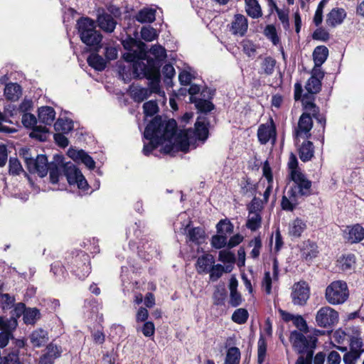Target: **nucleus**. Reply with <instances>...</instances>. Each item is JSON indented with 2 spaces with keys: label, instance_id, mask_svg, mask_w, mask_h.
I'll return each instance as SVG.
<instances>
[{
  "label": "nucleus",
  "instance_id": "1",
  "mask_svg": "<svg viewBox=\"0 0 364 364\" xmlns=\"http://www.w3.org/2000/svg\"><path fill=\"white\" fill-rule=\"evenodd\" d=\"M177 129V122L174 119L156 115L145 127L144 137L149 141L144 143L143 154L149 156L164 141H170L176 135Z\"/></svg>",
  "mask_w": 364,
  "mask_h": 364
},
{
  "label": "nucleus",
  "instance_id": "2",
  "mask_svg": "<svg viewBox=\"0 0 364 364\" xmlns=\"http://www.w3.org/2000/svg\"><path fill=\"white\" fill-rule=\"evenodd\" d=\"M76 26L81 41L89 48V50L99 52L102 48L103 36L96 29V22L89 17H80Z\"/></svg>",
  "mask_w": 364,
  "mask_h": 364
},
{
  "label": "nucleus",
  "instance_id": "3",
  "mask_svg": "<svg viewBox=\"0 0 364 364\" xmlns=\"http://www.w3.org/2000/svg\"><path fill=\"white\" fill-rule=\"evenodd\" d=\"M65 265L79 279L84 280L91 272V261L89 254L81 250H75L65 258Z\"/></svg>",
  "mask_w": 364,
  "mask_h": 364
},
{
  "label": "nucleus",
  "instance_id": "4",
  "mask_svg": "<svg viewBox=\"0 0 364 364\" xmlns=\"http://www.w3.org/2000/svg\"><path fill=\"white\" fill-rule=\"evenodd\" d=\"M292 182L287 195L292 201L299 198L305 199L313 194L312 181L302 171H293L289 174Z\"/></svg>",
  "mask_w": 364,
  "mask_h": 364
},
{
  "label": "nucleus",
  "instance_id": "5",
  "mask_svg": "<svg viewBox=\"0 0 364 364\" xmlns=\"http://www.w3.org/2000/svg\"><path fill=\"white\" fill-rule=\"evenodd\" d=\"M289 341L298 354L304 355L311 351L314 353L318 343V334L305 336L303 333L294 330L291 332Z\"/></svg>",
  "mask_w": 364,
  "mask_h": 364
},
{
  "label": "nucleus",
  "instance_id": "6",
  "mask_svg": "<svg viewBox=\"0 0 364 364\" xmlns=\"http://www.w3.org/2000/svg\"><path fill=\"white\" fill-rule=\"evenodd\" d=\"M349 296L347 284L344 281L332 282L326 289L325 298L332 305L343 304Z\"/></svg>",
  "mask_w": 364,
  "mask_h": 364
},
{
  "label": "nucleus",
  "instance_id": "7",
  "mask_svg": "<svg viewBox=\"0 0 364 364\" xmlns=\"http://www.w3.org/2000/svg\"><path fill=\"white\" fill-rule=\"evenodd\" d=\"M146 63L141 61V63H136L134 65V75L135 79H151L156 76L161 75L160 68L162 63L159 60H154L150 57H145Z\"/></svg>",
  "mask_w": 364,
  "mask_h": 364
},
{
  "label": "nucleus",
  "instance_id": "8",
  "mask_svg": "<svg viewBox=\"0 0 364 364\" xmlns=\"http://www.w3.org/2000/svg\"><path fill=\"white\" fill-rule=\"evenodd\" d=\"M338 321V311L330 306L321 307L316 313V322L319 327L332 328Z\"/></svg>",
  "mask_w": 364,
  "mask_h": 364
},
{
  "label": "nucleus",
  "instance_id": "9",
  "mask_svg": "<svg viewBox=\"0 0 364 364\" xmlns=\"http://www.w3.org/2000/svg\"><path fill=\"white\" fill-rule=\"evenodd\" d=\"M26 166L31 173H38L43 178L48 174V158L45 154H38L36 157L27 159L25 161Z\"/></svg>",
  "mask_w": 364,
  "mask_h": 364
},
{
  "label": "nucleus",
  "instance_id": "10",
  "mask_svg": "<svg viewBox=\"0 0 364 364\" xmlns=\"http://www.w3.org/2000/svg\"><path fill=\"white\" fill-rule=\"evenodd\" d=\"M310 296V288L305 281L296 282L292 287L291 297L294 305L304 306Z\"/></svg>",
  "mask_w": 364,
  "mask_h": 364
},
{
  "label": "nucleus",
  "instance_id": "11",
  "mask_svg": "<svg viewBox=\"0 0 364 364\" xmlns=\"http://www.w3.org/2000/svg\"><path fill=\"white\" fill-rule=\"evenodd\" d=\"M257 139L261 144H266L269 140L275 142L277 139L276 124L272 117L267 123L261 124L257 129Z\"/></svg>",
  "mask_w": 364,
  "mask_h": 364
},
{
  "label": "nucleus",
  "instance_id": "12",
  "mask_svg": "<svg viewBox=\"0 0 364 364\" xmlns=\"http://www.w3.org/2000/svg\"><path fill=\"white\" fill-rule=\"evenodd\" d=\"M210 120L205 116H198L194 124V129L188 130V133H193L196 138L202 142H205L209 137Z\"/></svg>",
  "mask_w": 364,
  "mask_h": 364
},
{
  "label": "nucleus",
  "instance_id": "13",
  "mask_svg": "<svg viewBox=\"0 0 364 364\" xmlns=\"http://www.w3.org/2000/svg\"><path fill=\"white\" fill-rule=\"evenodd\" d=\"M342 235L346 242L350 244L358 243L364 238V228L359 223L347 225L342 230Z\"/></svg>",
  "mask_w": 364,
  "mask_h": 364
},
{
  "label": "nucleus",
  "instance_id": "14",
  "mask_svg": "<svg viewBox=\"0 0 364 364\" xmlns=\"http://www.w3.org/2000/svg\"><path fill=\"white\" fill-rule=\"evenodd\" d=\"M312 127L313 120L311 114L308 112L302 113L298 122V127L295 129V136L299 137L302 134H304L306 137L309 139L311 136L310 131L311 130Z\"/></svg>",
  "mask_w": 364,
  "mask_h": 364
},
{
  "label": "nucleus",
  "instance_id": "15",
  "mask_svg": "<svg viewBox=\"0 0 364 364\" xmlns=\"http://www.w3.org/2000/svg\"><path fill=\"white\" fill-rule=\"evenodd\" d=\"M248 28L247 18L242 14H235L232 22L231 32L233 35L244 36Z\"/></svg>",
  "mask_w": 364,
  "mask_h": 364
},
{
  "label": "nucleus",
  "instance_id": "16",
  "mask_svg": "<svg viewBox=\"0 0 364 364\" xmlns=\"http://www.w3.org/2000/svg\"><path fill=\"white\" fill-rule=\"evenodd\" d=\"M346 17V12L343 8H333L326 16V24L332 28L341 24Z\"/></svg>",
  "mask_w": 364,
  "mask_h": 364
},
{
  "label": "nucleus",
  "instance_id": "17",
  "mask_svg": "<svg viewBox=\"0 0 364 364\" xmlns=\"http://www.w3.org/2000/svg\"><path fill=\"white\" fill-rule=\"evenodd\" d=\"M97 22L98 26L107 33H112L117 25V21L112 16L106 12L98 14Z\"/></svg>",
  "mask_w": 364,
  "mask_h": 364
},
{
  "label": "nucleus",
  "instance_id": "18",
  "mask_svg": "<svg viewBox=\"0 0 364 364\" xmlns=\"http://www.w3.org/2000/svg\"><path fill=\"white\" fill-rule=\"evenodd\" d=\"M306 222L300 218H296L289 225L288 234L294 238H299L306 229Z\"/></svg>",
  "mask_w": 364,
  "mask_h": 364
},
{
  "label": "nucleus",
  "instance_id": "19",
  "mask_svg": "<svg viewBox=\"0 0 364 364\" xmlns=\"http://www.w3.org/2000/svg\"><path fill=\"white\" fill-rule=\"evenodd\" d=\"M301 254L302 258L306 261H310L316 257L318 254L316 243L311 240L305 241L301 250Z\"/></svg>",
  "mask_w": 364,
  "mask_h": 364
},
{
  "label": "nucleus",
  "instance_id": "20",
  "mask_svg": "<svg viewBox=\"0 0 364 364\" xmlns=\"http://www.w3.org/2000/svg\"><path fill=\"white\" fill-rule=\"evenodd\" d=\"M55 111L52 107L43 106L38 109V118L40 122L51 125L55 120Z\"/></svg>",
  "mask_w": 364,
  "mask_h": 364
},
{
  "label": "nucleus",
  "instance_id": "21",
  "mask_svg": "<svg viewBox=\"0 0 364 364\" xmlns=\"http://www.w3.org/2000/svg\"><path fill=\"white\" fill-rule=\"evenodd\" d=\"M48 339V332L43 328H38L30 335L31 343L35 348H41L45 346Z\"/></svg>",
  "mask_w": 364,
  "mask_h": 364
},
{
  "label": "nucleus",
  "instance_id": "22",
  "mask_svg": "<svg viewBox=\"0 0 364 364\" xmlns=\"http://www.w3.org/2000/svg\"><path fill=\"white\" fill-rule=\"evenodd\" d=\"M18 306H21L24 308L23 312V322L27 325H33L36 321L41 318L40 311L36 308H26V306L23 303H19Z\"/></svg>",
  "mask_w": 364,
  "mask_h": 364
},
{
  "label": "nucleus",
  "instance_id": "23",
  "mask_svg": "<svg viewBox=\"0 0 364 364\" xmlns=\"http://www.w3.org/2000/svg\"><path fill=\"white\" fill-rule=\"evenodd\" d=\"M215 263L214 257L210 254H205L199 257L196 262L198 273H208Z\"/></svg>",
  "mask_w": 364,
  "mask_h": 364
},
{
  "label": "nucleus",
  "instance_id": "24",
  "mask_svg": "<svg viewBox=\"0 0 364 364\" xmlns=\"http://www.w3.org/2000/svg\"><path fill=\"white\" fill-rule=\"evenodd\" d=\"M63 171L70 185H75L78 175H80L82 173L79 168L70 162L63 164Z\"/></svg>",
  "mask_w": 364,
  "mask_h": 364
},
{
  "label": "nucleus",
  "instance_id": "25",
  "mask_svg": "<svg viewBox=\"0 0 364 364\" xmlns=\"http://www.w3.org/2000/svg\"><path fill=\"white\" fill-rule=\"evenodd\" d=\"M299 159L303 162H307L312 159L314 156V146L311 141H306L302 143L298 150Z\"/></svg>",
  "mask_w": 364,
  "mask_h": 364
},
{
  "label": "nucleus",
  "instance_id": "26",
  "mask_svg": "<svg viewBox=\"0 0 364 364\" xmlns=\"http://www.w3.org/2000/svg\"><path fill=\"white\" fill-rule=\"evenodd\" d=\"M87 63L89 66L97 71H103L107 67V60L100 55L98 52H92L89 55Z\"/></svg>",
  "mask_w": 364,
  "mask_h": 364
},
{
  "label": "nucleus",
  "instance_id": "27",
  "mask_svg": "<svg viewBox=\"0 0 364 364\" xmlns=\"http://www.w3.org/2000/svg\"><path fill=\"white\" fill-rule=\"evenodd\" d=\"M5 97L10 101H16L22 94L21 87L16 82L6 85L4 92Z\"/></svg>",
  "mask_w": 364,
  "mask_h": 364
},
{
  "label": "nucleus",
  "instance_id": "28",
  "mask_svg": "<svg viewBox=\"0 0 364 364\" xmlns=\"http://www.w3.org/2000/svg\"><path fill=\"white\" fill-rule=\"evenodd\" d=\"M228 292L224 284L217 285L213 293V304L216 306H225Z\"/></svg>",
  "mask_w": 364,
  "mask_h": 364
},
{
  "label": "nucleus",
  "instance_id": "29",
  "mask_svg": "<svg viewBox=\"0 0 364 364\" xmlns=\"http://www.w3.org/2000/svg\"><path fill=\"white\" fill-rule=\"evenodd\" d=\"M245 11L252 18H259L262 16V10L257 0H245Z\"/></svg>",
  "mask_w": 364,
  "mask_h": 364
},
{
  "label": "nucleus",
  "instance_id": "30",
  "mask_svg": "<svg viewBox=\"0 0 364 364\" xmlns=\"http://www.w3.org/2000/svg\"><path fill=\"white\" fill-rule=\"evenodd\" d=\"M190 102L195 104L196 108L198 112L207 114L215 109L214 104L209 100L196 98L190 97Z\"/></svg>",
  "mask_w": 364,
  "mask_h": 364
},
{
  "label": "nucleus",
  "instance_id": "31",
  "mask_svg": "<svg viewBox=\"0 0 364 364\" xmlns=\"http://www.w3.org/2000/svg\"><path fill=\"white\" fill-rule=\"evenodd\" d=\"M312 55L315 67H321L328 58V49L325 46H318L314 48Z\"/></svg>",
  "mask_w": 364,
  "mask_h": 364
},
{
  "label": "nucleus",
  "instance_id": "32",
  "mask_svg": "<svg viewBox=\"0 0 364 364\" xmlns=\"http://www.w3.org/2000/svg\"><path fill=\"white\" fill-rule=\"evenodd\" d=\"M240 187L241 190L240 193L243 196L248 193H250L252 196H255L256 195L258 189V183H253L252 179L247 176H245L242 178Z\"/></svg>",
  "mask_w": 364,
  "mask_h": 364
},
{
  "label": "nucleus",
  "instance_id": "33",
  "mask_svg": "<svg viewBox=\"0 0 364 364\" xmlns=\"http://www.w3.org/2000/svg\"><path fill=\"white\" fill-rule=\"evenodd\" d=\"M363 343L360 337V332L356 328H352V336L350 339V350L358 353L360 355L363 352Z\"/></svg>",
  "mask_w": 364,
  "mask_h": 364
},
{
  "label": "nucleus",
  "instance_id": "34",
  "mask_svg": "<svg viewBox=\"0 0 364 364\" xmlns=\"http://www.w3.org/2000/svg\"><path fill=\"white\" fill-rule=\"evenodd\" d=\"M135 18L141 23H153L156 20V10L150 8L141 9L136 14Z\"/></svg>",
  "mask_w": 364,
  "mask_h": 364
},
{
  "label": "nucleus",
  "instance_id": "35",
  "mask_svg": "<svg viewBox=\"0 0 364 364\" xmlns=\"http://www.w3.org/2000/svg\"><path fill=\"white\" fill-rule=\"evenodd\" d=\"M216 232L229 236L234 231V225L228 219H221L216 225Z\"/></svg>",
  "mask_w": 364,
  "mask_h": 364
},
{
  "label": "nucleus",
  "instance_id": "36",
  "mask_svg": "<svg viewBox=\"0 0 364 364\" xmlns=\"http://www.w3.org/2000/svg\"><path fill=\"white\" fill-rule=\"evenodd\" d=\"M73 122L68 118H59L54 124V128L57 132H62L63 134H68L73 129Z\"/></svg>",
  "mask_w": 364,
  "mask_h": 364
},
{
  "label": "nucleus",
  "instance_id": "37",
  "mask_svg": "<svg viewBox=\"0 0 364 364\" xmlns=\"http://www.w3.org/2000/svg\"><path fill=\"white\" fill-rule=\"evenodd\" d=\"M188 239L196 245H200L205 239V231L200 227L192 228L188 230Z\"/></svg>",
  "mask_w": 364,
  "mask_h": 364
},
{
  "label": "nucleus",
  "instance_id": "38",
  "mask_svg": "<svg viewBox=\"0 0 364 364\" xmlns=\"http://www.w3.org/2000/svg\"><path fill=\"white\" fill-rule=\"evenodd\" d=\"M241 353L237 347H230L227 350L224 364H240Z\"/></svg>",
  "mask_w": 364,
  "mask_h": 364
},
{
  "label": "nucleus",
  "instance_id": "39",
  "mask_svg": "<svg viewBox=\"0 0 364 364\" xmlns=\"http://www.w3.org/2000/svg\"><path fill=\"white\" fill-rule=\"evenodd\" d=\"M267 343L262 333H260L257 342V363L262 364L267 356Z\"/></svg>",
  "mask_w": 364,
  "mask_h": 364
},
{
  "label": "nucleus",
  "instance_id": "40",
  "mask_svg": "<svg viewBox=\"0 0 364 364\" xmlns=\"http://www.w3.org/2000/svg\"><path fill=\"white\" fill-rule=\"evenodd\" d=\"M321 86L322 83L319 79L314 77H310L305 85V89L309 94L314 95L321 92Z\"/></svg>",
  "mask_w": 364,
  "mask_h": 364
},
{
  "label": "nucleus",
  "instance_id": "41",
  "mask_svg": "<svg viewBox=\"0 0 364 364\" xmlns=\"http://www.w3.org/2000/svg\"><path fill=\"white\" fill-rule=\"evenodd\" d=\"M264 208V202L259 198L256 197V195L253 196V198L249 204L247 205V210H248L249 215L261 213Z\"/></svg>",
  "mask_w": 364,
  "mask_h": 364
},
{
  "label": "nucleus",
  "instance_id": "42",
  "mask_svg": "<svg viewBox=\"0 0 364 364\" xmlns=\"http://www.w3.org/2000/svg\"><path fill=\"white\" fill-rule=\"evenodd\" d=\"M277 61L272 56L265 57L261 63V69L266 75H272L274 71Z\"/></svg>",
  "mask_w": 364,
  "mask_h": 364
},
{
  "label": "nucleus",
  "instance_id": "43",
  "mask_svg": "<svg viewBox=\"0 0 364 364\" xmlns=\"http://www.w3.org/2000/svg\"><path fill=\"white\" fill-rule=\"evenodd\" d=\"M7 351L6 354L4 355L0 360V364H23L19 358V354L16 350H6Z\"/></svg>",
  "mask_w": 364,
  "mask_h": 364
},
{
  "label": "nucleus",
  "instance_id": "44",
  "mask_svg": "<svg viewBox=\"0 0 364 364\" xmlns=\"http://www.w3.org/2000/svg\"><path fill=\"white\" fill-rule=\"evenodd\" d=\"M248 247H253L250 252V256L252 259H257L259 257L260 251L262 247V242L260 235L255 236L249 241Z\"/></svg>",
  "mask_w": 364,
  "mask_h": 364
},
{
  "label": "nucleus",
  "instance_id": "45",
  "mask_svg": "<svg viewBox=\"0 0 364 364\" xmlns=\"http://www.w3.org/2000/svg\"><path fill=\"white\" fill-rule=\"evenodd\" d=\"M46 352L43 353V355L53 358V360L60 358L63 353L62 347L60 346H58L53 342H50L46 346Z\"/></svg>",
  "mask_w": 364,
  "mask_h": 364
},
{
  "label": "nucleus",
  "instance_id": "46",
  "mask_svg": "<svg viewBox=\"0 0 364 364\" xmlns=\"http://www.w3.org/2000/svg\"><path fill=\"white\" fill-rule=\"evenodd\" d=\"M249 318V313L246 309H237L232 314L231 319L237 324L245 323Z\"/></svg>",
  "mask_w": 364,
  "mask_h": 364
},
{
  "label": "nucleus",
  "instance_id": "47",
  "mask_svg": "<svg viewBox=\"0 0 364 364\" xmlns=\"http://www.w3.org/2000/svg\"><path fill=\"white\" fill-rule=\"evenodd\" d=\"M24 172L20 161L16 157H10L9 160V173L11 176H19Z\"/></svg>",
  "mask_w": 364,
  "mask_h": 364
},
{
  "label": "nucleus",
  "instance_id": "48",
  "mask_svg": "<svg viewBox=\"0 0 364 364\" xmlns=\"http://www.w3.org/2000/svg\"><path fill=\"white\" fill-rule=\"evenodd\" d=\"M228 237L220 233L213 235L210 240V245L213 248L220 250L227 246Z\"/></svg>",
  "mask_w": 364,
  "mask_h": 364
},
{
  "label": "nucleus",
  "instance_id": "49",
  "mask_svg": "<svg viewBox=\"0 0 364 364\" xmlns=\"http://www.w3.org/2000/svg\"><path fill=\"white\" fill-rule=\"evenodd\" d=\"M151 95V92L146 87L136 88L132 92V97L134 102L140 103Z\"/></svg>",
  "mask_w": 364,
  "mask_h": 364
},
{
  "label": "nucleus",
  "instance_id": "50",
  "mask_svg": "<svg viewBox=\"0 0 364 364\" xmlns=\"http://www.w3.org/2000/svg\"><path fill=\"white\" fill-rule=\"evenodd\" d=\"M122 43L124 48L129 51L133 50L134 47H137L140 50H143L146 47L144 43L131 36H128L125 40L122 41Z\"/></svg>",
  "mask_w": 364,
  "mask_h": 364
},
{
  "label": "nucleus",
  "instance_id": "51",
  "mask_svg": "<svg viewBox=\"0 0 364 364\" xmlns=\"http://www.w3.org/2000/svg\"><path fill=\"white\" fill-rule=\"evenodd\" d=\"M264 36L269 39L273 45L277 46L280 42L276 27L273 24L267 25L264 30Z\"/></svg>",
  "mask_w": 364,
  "mask_h": 364
},
{
  "label": "nucleus",
  "instance_id": "52",
  "mask_svg": "<svg viewBox=\"0 0 364 364\" xmlns=\"http://www.w3.org/2000/svg\"><path fill=\"white\" fill-rule=\"evenodd\" d=\"M145 57H146V54L144 53L141 54L140 55L136 52L134 53H126L124 54L123 58L125 61L128 63H132V73L133 75H134V65L136 63H141L140 60H144Z\"/></svg>",
  "mask_w": 364,
  "mask_h": 364
},
{
  "label": "nucleus",
  "instance_id": "53",
  "mask_svg": "<svg viewBox=\"0 0 364 364\" xmlns=\"http://www.w3.org/2000/svg\"><path fill=\"white\" fill-rule=\"evenodd\" d=\"M304 100H303L304 109L310 112L313 115V113H317L320 111L319 107L314 103V97L309 96L307 94L304 95Z\"/></svg>",
  "mask_w": 364,
  "mask_h": 364
},
{
  "label": "nucleus",
  "instance_id": "54",
  "mask_svg": "<svg viewBox=\"0 0 364 364\" xmlns=\"http://www.w3.org/2000/svg\"><path fill=\"white\" fill-rule=\"evenodd\" d=\"M17 326V321L15 318L8 319L0 316V330L1 331H14Z\"/></svg>",
  "mask_w": 364,
  "mask_h": 364
},
{
  "label": "nucleus",
  "instance_id": "55",
  "mask_svg": "<svg viewBox=\"0 0 364 364\" xmlns=\"http://www.w3.org/2000/svg\"><path fill=\"white\" fill-rule=\"evenodd\" d=\"M262 215L259 213L254 214L253 216L249 217L246 222V227L251 231H256L261 227Z\"/></svg>",
  "mask_w": 364,
  "mask_h": 364
},
{
  "label": "nucleus",
  "instance_id": "56",
  "mask_svg": "<svg viewBox=\"0 0 364 364\" xmlns=\"http://www.w3.org/2000/svg\"><path fill=\"white\" fill-rule=\"evenodd\" d=\"M144 114L147 117H152L159 112V106L155 100H149L143 105Z\"/></svg>",
  "mask_w": 364,
  "mask_h": 364
},
{
  "label": "nucleus",
  "instance_id": "57",
  "mask_svg": "<svg viewBox=\"0 0 364 364\" xmlns=\"http://www.w3.org/2000/svg\"><path fill=\"white\" fill-rule=\"evenodd\" d=\"M141 37L143 40L147 42H151L155 40L158 37V35L156 33V29H154L153 27L144 26L141 30Z\"/></svg>",
  "mask_w": 364,
  "mask_h": 364
},
{
  "label": "nucleus",
  "instance_id": "58",
  "mask_svg": "<svg viewBox=\"0 0 364 364\" xmlns=\"http://www.w3.org/2000/svg\"><path fill=\"white\" fill-rule=\"evenodd\" d=\"M189 133L187 131L182 137L180 139V140L177 141L176 144V151H181L184 153H186L189 151L190 147V141H189Z\"/></svg>",
  "mask_w": 364,
  "mask_h": 364
},
{
  "label": "nucleus",
  "instance_id": "59",
  "mask_svg": "<svg viewBox=\"0 0 364 364\" xmlns=\"http://www.w3.org/2000/svg\"><path fill=\"white\" fill-rule=\"evenodd\" d=\"M150 52L154 55L155 58L154 59L159 60L161 63L166 58V49L160 45L153 46L150 49Z\"/></svg>",
  "mask_w": 364,
  "mask_h": 364
},
{
  "label": "nucleus",
  "instance_id": "60",
  "mask_svg": "<svg viewBox=\"0 0 364 364\" xmlns=\"http://www.w3.org/2000/svg\"><path fill=\"white\" fill-rule=\"evenodd\" d=\"M33 132L30 134V136L37 139L41 141H45L46 134L48 132V129L46 127L37 126L36 124L32 127Z\"/></svg>",
  "mask_w": 364,
  "mask_h": 364
},
{
  "label": "nucleus",
  "instance_id": "61",
  "mask_svg": "<svg viewBox=\"0 0 364 364\" xmlns=\"http://www.w3.org/2000/svg\"><path fill=\"white\" fill-rule=\"evenodd\" d=\"M208 273H210V280L215 282L220 279L224 273L223 266L220 264H213Z\"/></svg>",
  "mask_w": 364,
  "mask_h": 364
},
{
  "label": "nucleus",
  "instance_id": "62",
  "mask_svg": "<svg viewBox=\"0 0 364 364\" xmlns=\"http://www.w3.org/2000/svg\"><path fill=\"white\" fill-rule=\"evenodd\" d=\"M48 172L50 173V180L52 183H57L59 181L60 170L54 162H48Z\"/></svg>",
  "mask_w": 364,
  "mask_h": 364
},
{
  "label": "nucleus",
  "instance_id": "63",
  "mask_svg": "<svg viewBox=\"0 0 364 364\" xmlns=\"http://www.w3.org/2000/svg\"><path fill=\"white\" fill-rule=\"evenodd\" d=\"M80 161L83 163L90 170H93L95 168V161L87 152L84 150H80Z\"/></svg>",
  "mask_w": 364,
  "mask_h": 364
},
{
  "label": "nucleus",
  "instance_id": "64",
  "mask_svg": "<svg viewBox=\"0 0 364 364\" xmlns=\"http://www.w3.org/2000/svg\"><path fill=\"white\" fill-rule=\"evenodd\" d=\"M218 259L225 264H234L236 261L235 254L229 250H220L218 255Z\"/></svg>",
  "mask_w": 364,
  "mask_h": 364
}]
</instances>
